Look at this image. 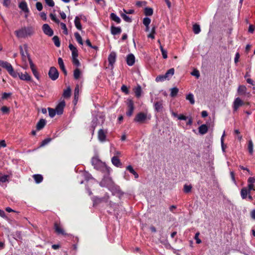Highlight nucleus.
Returning <instances> with one entry per match:
<instances>
[{"instance_id": "nucleus-48", "label": "nucleus", "mask_w": 255, "mask_h": 255, "mask_svg": "<svg viewBox=\"0 0 255 255\" xmlns=\"http://www.w3.org/2000/svg\"><path fill=\"white\" fill-rule=\"evenodd\" d=\"M150 22L151 19L149 17H144L143 19V24L145 26V27L149 26Z\"/></svg>"}, {"instance_id": "nucleus-2", "label": "nucleus", "mask_w": 255, "mask_h": 255, "mask_svg": "<svg viewBox=\"0 0 255 255\" xmlns=\"http://www.w3.org/2000/svg\"><path fill=\"white\" fill-rule=\"evenodd\" d=\"M103 178L100 182V186L102 187L108 188L111 191L113 195L117 193H119L120 192L119 187L116 185L113 181L111 177L110 176V173H105Z\"/></svg>"}, {"instance_id": "nucleus-19", "label": "nucleus", "mask_w": 255, "mask_h": 255, "mask_svg": "<svg viewBox=\"0 0 255 255\" xmlns=\"http://www.w3.org/2000/svg\"><path fill=\"white\" fill-rule=\"evenodd\" d=\"M19 7L25 13H28L29 12V9L27 7V4L25 1H22L19 3Z\"/></svg>"}, {"instance_id": "nucleus-42", "label": "nucleus", "mask_w": 255, "mask_h": 255, "mask_svg": "<svg viewBox=\"0 0 255 255\" xmlns=\"http://www.w3.org/2000/svg\"><path fill=\"white\" fill-rule=\"evenodd\" d=\"M178 89L176 87H174L171 89L170 96L172 97L176 96L178 92Z\"/></svg>"}, {"instance_id": "nucleus-5", "label": "nucleus", "mask_w": 255, "mask_h": 255, "mask_svg": "<svg viewBox=\"0 0 255 255\" xmlns=\"http://www.w3.org/2000/svg\"><path fill=\"white\" fill-rule=\"evenodd\" d=\"M150 119V116H148L147 113L143 112L138 113L134 119V122L138 123H143L145 121Z\"/></svg>"}, {"instance_id": "nucleus-63", "label": "nucleus", "mask_w": 255, "mask_h": 255, "mask_svg": "<svg viewBox=\"0 0 255 255\" xmlns=\"http://www.w3.org/2000/svg\"><path fill=\"white\" fill-rule=\"evenodd\" d=\"M121 90L123 92L127 94L128 93V90L127 87L125 85H123L122 86Z\"/></svg>"}, {"instance_id": "nucleus-35", "label": "nucleus", "mask_w": 255, "mask_h": 255, "mask_svg": "<svg viewBox=\"0 0 255 255\" xmlns=\"http://www.w3.org/2000/svg\"><path fill=\"white\" fill-rule=\"evenodd\" d=\"M248 148L249 150V152L251 155H252L253 153V149H254V144L253 141L250 140L249 141Z\"/></svg>"}, {"instance_id": "nucleus-11", "label": "nucleus", "mask_w": 255, "mask_h": 255, "mask_svg": "<svg viewBox=\"0 0 255 255\" xmlns=\"http://www.w3.org/2000/svg\"><path fill=\"white\" fill-rule=\"evenodd\" d=\"M117 58L116 53L114 51H112L109 54L108 60L109 62V65L111 66V67H113L114 64H115Z\"/></svg>"}, {"instance_id": "nucleus-12", "label": "nucleus", "mask_w": 255, "mask_h": 255, "mask_svg": "<svg viewBox=\"0 0 255 255\" xmlns=\"http://www.w3.org/2000/svg\"><path fill=\"white\" fill-rule=\"evenodd\" d=\"M42 30L44 34L49 36H52L53 35V31L48 24L43 25Z\"/></svg>"}, {"instance_id": "nucleus-21", "label": "nucleus", "mask_w": 255, "mask_h": 255, "mask_svg": "<svg viewBox=\"0 0 255 255\" xmlns=\"http://www.w3.org/2000/svg\"><path fill=\"white\" fill-rule=\"evenodd\" d=\"M112 164L117 167H121L122 165V163L121 162L119 158L113 156L111 159Z\"/></svg>"}, {"instance_id": "nucleus-22", "label": "nucleus", "mask_w": 255, "mask_h": 255, "mask_svg": "<svg viewBox=\"0 0 255 255\" xmlns=\"http://www.w3.org/2000/svg\"><path fill=\"white\" fill-rule=\"evenodd\" d=\"M251 192L247 189V187H244L241 189V196L243 199H246Z\"/></svg>"}, {"instance_id": "nucleus-37", "label": "nucleus", "mask_w": 255, "mask_h": 255, "mask_svg": "<svg viewBox=\"0 0 255 255\" xmlns=\"http://www.w3.org/2000/svg\"><path fill=\"white\" fill-rule=\"evenodd\" d=\"M79 87L77 86L75 87L74 90V101L75 102V104L77 103L78 97H79Z\"/></svg>"}, {"instance_id": "nucleus-29", "label": "nucleus", "mask_w": 255, "mask_h": 255, "mask_svg": "<svg viewBox=\"0 0 255 255\" xmlns=\"http://www.w3.org/2000/svg\"><path fill=\"white\" fill-rule=\"evenodd\" d=\"M111 18L116 22L117 23H120L121 21L120 18L114 13H111L110 14Z\"/></svg>"}, {"instance_id": "nucleus-62", "label": "nucleus", "mask_w": 255, "mask_h": 255, "mask_svg": "<svg viewBox=\"0 0 255 255\" xmlns=\"http://www.w3.org/2000/svg\"><path fill=\"white\" fill-rule=\"evenodd\" d=\"M255 182V178L254 177H250L248 179V184H254Z\"/></svg>"}, {"instance_id": "nucleus-34", "label": "nucleus", "mask_w": 255, "mask_h": 255, "mask_svg": "<svg viewBox=\"0 0 255 255\" xmlns=\"http://www.w3.org/2000/svg\"><path fill=\"white\" fill-rule=\"evenodd\" d=\"M144 12L145 15L151 16L153 14V9L151 7H145Z\"/></svg>"}, {"instance_id": "nucleus-43", "label": "nucleus", "mask_w": 255, "mask_h": 255, "mask_svg": "<svg viewBox=\"0 0 255 255\" xmlns=\"http://www.w3.org/2000/svg\"><path fill=\"white\" fill-rule=\"evenodd\" d=\"M8 175H2L1 173H0V182L2 183H4L8 181Z\"/></svg>"}, {"instance_id": "nucleus-41", "label": "nucleus", "mask_w": 255, "mask_h": 255, "mask_svg": "<svg viewBox=\"0 0 255 255\" xmlns=\"http://www.w3.org/2000/svg\"><path fill=\"white\" fill-rule=\"evenodd\" d=\"M48 110L49 112V115L51 118H53L56 115V114H57V112L55 109L48 108Z\"/></svg>"}, {"instance_id": "nucleus-28", "label": "nucleus", "mask_w": 255, "mask_h": 255, "mask_svg": "<svg viewBox=\"0 0 255 255\" xmlns=\"http://www.w3.org/2000/svg\"><path fill=\"white\" fill-rule=\"evenodd\" d=\"M134 92L135 93V95L137 98H139L142 93V90L141 86L140 85H138L134 89Z\"/></svg>"}, {"instance_id": "nucleus-24", "label": "nucleus", "mask_w": 255, "mask_h": 255, "mask_svg": "<svg viewBox=\"0 0 255 255\" xmlns=\"http://www.w3.org/2000/svg\"><path fill=\"white\" fill-rule=\"evenodd\" d=\"M199 132L201 134H205L207 132L208 130V128L207 126L206 125L203 124L200 126L199 127Z\"/></svg>"}, {"instance_id": "nucleus-15", "label": "nucleus", "mask_w": 255, "mask_h": 255, "mask_svg": "<svg viewBox=\"0 0 255 255\" xmlns=\"http://www.w3.org/2000/svg\"><path fill=\"white\" fill-rule=\"evenodd\" d=\"M243 105V101L239 97L235 99L233 104V110L234 111L238 110L239 108Z\"/></svg>"}, {"instance_id": "nucleus-23", "label": "nucleus", "mask_w": 255, "mask_h": 255, "mask_svg": "<svg viewBox=\"0 0 255 255\" xmlns=\"http://www.w3.org/2000/svg\"><path fill=\"white\" fill-rule=\"evenodd\" d=\"M46 125V121L44 119H40L36 125V129L40 130L42 129Z\"/></svg>"}, {"instance_id": "nucleus-44", "label": "nucleus", "mask_w": 255, "mask_h": 255, "mask_svg": "<svg viewBox=\"0 0 255 255\" xmlns=\"http://www.w3.org/2000/svg\"><path fill=\"white\" fill-rule=\"evenodd\" d=\"M58 63L60 68L61 69V70L65 69L64 63L63 60L62 58H61V57L58 58Z\"/></svg>"}, {"instance_id": "nucleus-10", "label": "nucleus", "mask_w": 255, "mask_h": 255, "mask_svg": "<svg viewBox=\"0 0 255 255\" xmlns=\"http://www.w3.org/2000/svg\"><path fill=\"white\" fill-rule=\"evenodd\" d=\"M65 107V102L64 100H62L58 103L55 109L58 115H61L63 114Z\"/></svg>"}, {"instance_id": "nucleus-54", "label": "nucleus", "mask_w": 255, "mask_h": 255, "mask_svg": "<svg viewBox=\"0 0 255 255\" xmlns=\"http://www.w3.org/2000/svg\"><path fill=\"white\" fill-rule=\"evenodd\" d=\"M61 28L64 30L63 32L65 34H68V30L66 24L64 23L61 22L60 23Z\"/></svg>"}, {"instance_id": "nucleus-13", "label": "nucleus", "mask_w": 255, "mask_h": 255, "mask_svg": "<svg viewBox=\"0 0 255 255\" xmlns=\"http://www.w3.org/2000/svg\"><path fill=\"white\" fill-rule=\"evenodd\" d=\"M23 48H24V50L26 51V53L27 55V58H28V61L29 63L30 69H31V71H33V70H35L36 68H35L34 64H33V63L30 58L29 54H28V53L27 52V49H28L27 45L26 44H24Z\"/></svg>"}, {"instance_id": "nucleus-6", "label": "nucleus", "mask_w": 255, "mask_h": 255, "mask_svg": "<svg viewBox=\"0 0 255 255\" xmlns=\"http://www.w3.org/2000/svg\"><path fill=\"white\" fill-rule=\"evenodd\" d=\"M109 195L108 193L105 194L104 196L101 198L95 196L93 198V206H96L103 202H108L109 199Z\"/></svg>"}, {"instance_id": "nucleus-26", "label": "nucleus", "mask_w": 255, "mask_h": 255, "mask_svg": "<svg viewBox=\"0 0 255 255\" xmlns=\"http://www.w3.org/2000/svg\"><path fill=\"white\" fill-rule=\"evenodd\" d=\"M97 121L98 119L97 118H94L91 122L90 130L91 131L92 134H94L95 128L97 126Z\"/></svg>"}, {"instance_id": "nucleus-9", "label": "nucleus", "mask_w": 255, "mask_h": 255, "mask_svg": "<svg viewBox=\"0 0 255 255\" xmlns=\"http://www.w3.org/2000/svg\"><path fill=\"white\" fill-rule=\"evenodd\" d=\"M83 18H84V21H87V17L83 14H80L78 16H76L74 19L75 25L76 27L80 30L82 29V25L80 23V20L81 19H83Z\"/></svg>"}, {"instance_id": "nucleus-40", "label": "nucleus", "mask_w": 255, "mask_h": 255, "mask_svg": "<svg viewBox=\"0 0 255 255\" xmlns=\"http://www.w3.org/2000/svg\"><path fill=\"white\" fill-rule=\"evenodd\" d=\"M19 50L20 54L22 56V60H26V56L27 57V55L26 53V51L25 50V52H24L23 47L22 46H19Z\"/></svg>"}, {"instance_id": "nucleus-55", "label": "nucleus", "mask_w": 255, "mask_h": 255, "mask_svg": "<svg viewBox=\"0 0 255 255\" xmlns=\"http://www.w3.org/2000/svg\"><path fill=\"white\" fill-rule=\"evenodd\" d=\"M173 115L174 116H177V118H178V120H179L185 121L188 119L187 117H186V116H184L183 115H179L177 116L176 114L173 113Z\"/></svg>"}, {"instance_id": "nucleus-30", "label": "nucleus", "mask_w": 255, "mask_h": 255, "mask_svg": "<svg viewBox=\"0 0 255 255\" xmlns=\"http://www.w3.org/2000/svg\"><path fill=\"white\" fill-rule=\"evenodd\" d=\"M127 169L129 171L130 173L132 174L135 178H137L138 177V175L136 172L133 169V167L131 165H128L127 167Z\"/></svg>"}, {"instance_id": "nucleus-53", "label": "nucleus", "mask_w": 255, "mask_h": 255, "mask_svg": "<svg viewBox=\"0 0 255 255\" xmlns=\"http://www.w3.org/2000/svg\"><path fill=\"white\" fill-rule=\"evenodd\" d=\"M191 189H192V186L190 185H187V184H185L184 186V192L185 193H189L191 191Z\"/></svg>"}, {"instance_id": "nucleus-16", "label": "nucleus", "mask_w": 255, "mask_h": 255, "mask_svg": "<svg viewBox=\"0 0 255 255\" xmlns=\"http://www.w3.org/2000/svg\"><path fill=\"white\" fill-rule=\"evenodd\" d=\"M54 229L56 233L58 235H66L64 230L63 229V228L59 224H58L57 223L54 224Z\"/></svg>"}, {"instance_id": "nucleus-25", "label": "nucleus", "mask_w": 255, "mask_h": 255, "mask_svg": "<svg viewBox=\"0 0 255 255\" xmlns=\"http://www.w3.org/2000/svg\"><path fill=\"white\" fill-rule=\"evenodd\" d=\"M174 68H171L167 70V71L165 73L164 75L165 77L166 80H169L171 77L174 75Z\"/></svg>"}, {"instance_id": "nucleus-7", "label": "nucleus", "mask_w": 255, "mask_h": 255, "mask_svg": "<svg viewBox=\"0 0 255 255\" xmlns=\"http://www.w3.org/2000/svg\"><path fill=\"white\" fill-rule=\"evenodd\" d=\"M127 111L126 112V115L128 117H130L132 116L134 110L133 101L131 99H128L127 100Z\"/></svg>"}, {"instance_id": "nucleus-14", "label": "nucleus", "mask_w": 255, "mask_h": 255, "mask_svg": "<svg viewBox=\"0 0 255 255\" xmlns=\"http://www.w3.org/2000/svg\"><path fill=\"white\" fill-rule=\"evenodd\" d=\"M107 132V130L105 132L103 129H100L98 131V137L100 141L104 142L106 141Z\"/></svg>"}, {"instance_id": "nucleus-49", "label": "nucleus", "mask_w": 255, "mask_h": 255, "mask_svg": "<svg viewBox=\"0 0 255 255\" xmlns=\"http://www.w3.org/2000/svg\"><path fill=\"white\" fill-rule=\"evenodd\" d=\"M1 111L3 114H8L10 112V109L8 107L6 106H3L0 109Z\"/></svg>"}, {"instance_id": "nucleus-59", "label": "nucleus", "mask_w": 255, "mask_h": 255, "mask_svg": "<svg viewBox=\"0 0 255 255\" xmlns=\"http://www.w3.org/2000/svg\"><path fill=\"white\" fill-rule=\"evenodd\" d=\"M113 149L114 150L113 152L114 154L113 156H116V157L119 158L121 155V152L120 151L116 150L115 148H114Z\"/></svg>"}, {"instance_id": "nucleus-4", "label": "nucleus", "mask_w": 255, "mask_h": 255, "mask_svg": "<svg viewBox=\"0 0 255 255\" xmlns=\"http://www.w3.org/2000/svg\"><path fill=\"white\" fill-rule=\"evenodd\" d=\"M91 163L94 168L103 173H110L111 169L108 167L105 163L103 162L98 157H94L92 158Z\"/></svg>"}, {"instance_id": "nucleus-1", "label": "nucleus", "mask_w": 255, "mask_h": 255, "mask_svg": "<svg viewBox=\"0 0 255 255\" xmlns=\"http://www.w3.org/2000/svg\"><path fill=\"white\" fill-rule=\"evenodd\" d=\"M0 66L5 68L9 74L14 78L19 77L21 80L26 81H30L31 79V76L27 72L23 74L15 71L11 64L7 61L0 60Z\"/></svg>"}, {"instance_id": "nucleus-46", "label": "nucleus", "mask_w": 255, "mask_h": 255, "mask_svg": "<svg viewBox=\"0 0 255 255\" xmlns=\"http://www.w3.org/2000/svg\"><path fill=\"white\" fill-rule=\"evenodd\" d=\"M247 90L245 86L241 85L239 87L238 91L240 94H245Z\"/></svg>"}, {"instance_id": "nucleus-17", "label": "nucleus", "mask_w": 255, "mask_h": 255, "mask_svg": "<svg viewBox=\"0 0 255 255\" xmlns=\"http://www.w3.org/2000/svg\"><path fill=\"white\" fill-rule=\"evenodd\" d=\"M127 63L128 66H132L135 63V57L133 54L130 53L127 57Z\"/></svg>"}, {"instance_id": "nucleus-61", "label": "nucleus", "mask_w": 255, "mask_h": 255, "mask_svg": "<svg viewBox=\"0 0 255 255\" xmlns=\"http://www.w3.org/2000/svg\"><path fill=\"white\" fill-rule=\"evenodd\" d=\"M191 75L195 76L197 78L200 77V73L198 70H194L192 73Z\"/></svg>"}, {"instance_id": "nucleus-57", "label": "nucleus", "mask_w": 255, "mask_h": 255, "mask_svg": "<svg viewBox=\"0 0 255 255\" xmlns=\"http://www.w3.org/2000/svg\"><path fill=\"white\" fill-rule=\"evenodd\" d=\"M72 62L73 64L77 67H79L80 66V63L77 58H72Z\"/></svg>"}, {"instance_id": "nucleus-20", "label": "nucleus", "mask_w": 255, "mask_h": 255, "mask_svg": "<svg viewBox=\"0 0 255 255\" xmlns=\"http://www.w3.org/2000/svg\"><path fill=\"white\" fill-rule=\"evenodd\" d=\"M111 32L114 35L119 34L122 32V29L120 27L112 26L111 27Z\"/></svg>"}, {"instance_id": "nucleus-60", "label": "nucleus", "mask_w": 255, "mask_h": 255, "mask_svg": "<svg viewBox=\"0 0 255 255\" xmlns=\"http://www.w3.org/2000/svg\"><path fill=\"white\" fill-rule=\"evenodd\" d=\"M36 7L38 11H41L43 8L42 4L40 2H37L36 3Z\"/></svg>"}, {"instance_id": "nucleus-3", "label": "nucleus", "mask_w": 255, "mask_h": 255, "mask_svg": "<svg viewBox=\"0 0 255 255\" xmlns=\"http://www.w3.org/2000/svg\"><path fill=\"white\" fill-rule=\"evenodd\" d=\"M18 39L27 38L32 36L34 34V29L32 26L22 27L14 31Z\"/></svg>"}, {"instance_id": "nucleus-52", "label": "nucleus", "mask_w": 255, "mask_h": 255, "mask_svg": "<svg viewBox=\"0 0 255 255\" xmlns=\"http://www.w3.org/2000/svg\"><path fill=\"white\" fill-rule=\"evenodd\" d=\"M52 140V138H47L44 139L41 143V146H44L45 145L47 144L48 143H49Z\"/></svg>"}, {"instance_id": "nucleus-8", "label": "nucleus", "mask_w": 255, "mask_h": 255, "mask_svg": "<svg viewBox=\"0 0 255 255\" xmlns=\"http://www.w3.org/2000/svg\"><path fill=\"white\" fill-rule=\"evenodd\" d=\"M49 78L53 81L56 80L59 77V72L54 67H51L48 72Z\"/></svg>"}, {"instance_id": "nucleus-27", "label": "nucleus", "mask_w": 255, "mask_h": 255, "mask_svg": "<svg viewBox=\"0 0 255 255\" xmlns=\"http://www.w3.org/2000/svg\"><path fill=\"white\" fill-rule=\"evenodd\" d=\"M33 178L37 184L41 183L43 179V176L41 174H34Z\"/></svg>"}, {"instance_id": "nucleus-38", "label": "nucleus", "mask_w": 255, "mask_h": 255, "mask_svg": "<svg viewBox=\"0 0 255 255\" xmlns=\"http://www.w3.org/2000/svg\"><path fill=\"white\" fill-rule=\"evenodd\" d=\"M81 73L79 69L76 68L74 71L73 76L74 78L77 80L80 78Z\"/></svg>"}, {"instance_id": "nucleus-47", "label": "nucleus", "mask_w": 255, "mask_h": 255, "mask_svg": "<svg viewBox=\"0 0 255 255\" xmlns=\"http://www.w3.org/2000/svg\"><path fill=\"white\" fill-rule=\"evenodd\" d=\"M160 49L163 58L164 59H166L167 58V51L166 50H165L161 45L160 46Z\"/></svg>"}, {"instance_id": "nucleus-50", "label": "nucleus", "mask_w": 255, "mask_h": 255, "mask_svg": "<svg viewBox=\"0 0 255 255\" xmlns=\"http://www.w3.org/2000/svg\"><path fill=\"white\" fill-rule=\"evenodd\" d=\"M121 16L126 22H130L131 21V19L125 13H122Z\"/></svg>"}, {"instance_id": "nucleus-51", "label": "nucleus", "mask_w": 255, "mask_h": 255, "mask_svg": "<svg viewBox=\"0 0 255 255\" xmlns=\"http://www.w3.org/2000/svg\"><path fill=\"white\" fill-rule=\"evenodd\" d=\"M51 19L54 21L55 22H56V23H60V21L56 17L55 14H54L53 13H50V15H49Z\"/></svg>"}, {"instance_id": "nucleus-64", "label": "nucleus", "mask_w": 255, "mask_h": 255, "mask_svg": "<svg viewBox=\"0 0 255 255\" xmlns=\"http://www.w3.org/2000/svg\"><path fill=\"white\" fill-rule=\"evenodd\" d=\"M11 95L10 93H3L2 95V99H6Z\"/></svg>"}, {"instance_id": "nucleus-18", "label": "nucleus", "mask_w": 255, "mask_h": 255, "mask_svg": "<svg viewBox=\"0 0 255 255\" xmlns=\"http://www.w3.org/2000/svg\"><path fill=\"white\" fill-rule=\"evenodd\" d=\"M155 110L157 112H162L163 109V101L160 100L155 102L154 104Z\"/></svg>"}, {"instance_id": "nucleus-36", "label": "nucleus", "mask_w": 255, "mask_h": 255, "mask_svg": "<svg viewBox=\"0 0 255 255\" xmlns=\"http://www.w3.org/2000/svg\"><path fill=\"white\" fill-rule=\"evenodd\" d=\"M74 35H75V38H76L77 41L80 45H83V42L82 38L81 36H80V34L77 32L74 33Z\"/></svg>"}, {"instance_id": "nucleus-56", "label": "nucleus", "mask_w": 255, "mask_h": 255, "mask_svg": "<svg viewBox=\"0 0 255 255\" xmlns=\"http://www.w3.org/2000/svg\"><path fill=\"white\" fill-rule=\"evenodd\" d=\"M45 1L46 4L50 6V7H53L54 6V2L53 0H44Z\"/></svg>"}, {"instance_id": "nucleus-33", "label": "nucleus", "mask_w": 255, "mask_h": 255, "mask_svg": "<svg viewBox=\"0 0 255 255\" xmlns=\"http://www.w3.org/2000/svg\"><path fill=\"white\" fill-rule=\"evenodd\" d=\"M186 100H187L189 101V102L191 104L193 105L195 103L194 96L192 94L190 93V94H188L186 96Z\"/></svg>"}, {"instance_id": "nucleus-45", "label": "nucleus", "mask_w": 255, "mask_h": 255, "mask_svg": "<svg viewBox=\"0 0 255 255\" xmlns=\"http://www.w3.org/2000/svg\"><path fill=\"white\" fill-rule=\"evenodd\" d=\"M166 80L164 75H160L155 78V81L157 82H163Z\"/></svg>"}, {"instance_id": "nucleus-32", "label": "nucleus", "mask_w": 255, "mask_h": 255, "mask_svg": "<svg viewBox=\"0 0 255 255\" xmlns=\"http://www.w3.org/2000/svg\"><path fill=\"white\" fill-rule=\"evenodd\" d=\"M193 31L195 34L199 33L201 31L200 26L198 24H194L193 25Z\"/></svg>"}, {"instance_id": "nucleus-39", "label": "nucleus", "mask_w": 255, "mask_h": 255, "mask_svg": "<svg viewBox=\"0 0 255 255\" xmlns=\"http://www.w3.org/2000/svg\"><path fill=\"white\" fill-rule=\"evenodd\" d=\"M52 40H53V42L54 43L56 47H60V41L59 37L57 36H54L52 38Z\"/></svg>"}, {"instance_id": "nucleus-58", "label": "nucleus", "mask_w": 255, "mask_h": 255, "mask_svg": "<svg viewBox=\"0 0 255 255\" xmlns=\"http://www.w3.org/2000/svg\"><path fill=\"white\" fill-rule=\"evenodd\" d=\"M200 235V233L199 232H197L195 234L194 239L196 240V243L199 244L201 243V240L199 238V236Z\"/></svg>"}, {"instance_id": "nucleus-31", "label": "nucleus", "mask_w": 255, "mask_h": 255, "mask_svg": "<svg viewBox=\"0 0 255 255\" xmlns=\"http://www.w3.org/2000/svg\"><path fill=\"white\" fill-rule=\"evenodd\" d=\"M71 90L70 87H68L66 90H65L63 93V96L65 98H69L71 96Z\"/></svg>"}]
</instances>
